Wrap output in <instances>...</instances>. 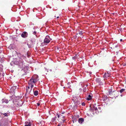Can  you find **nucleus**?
Listing matches in <instances>:
<instances>
[{"label":"nucleus","mask_w":126,"mask_h":126,"mask_svg":"<svg viewBox=\"0 0 126 126\" xmlns=\"http://www.w3.org/2000/svg\"><path fill=\"white\" fill-rule=\"evenodd\" d=\"M59 18V16H57V18Z\"/></svg>","instance_id":"obj_32"},{"label":"nucleus","mask_w":126,"mask_h":126,"mask_svg":"<svg viewBox=\"0 0 126 126\" xmlns=\"http://www.w3.org/2000/svg\"><path fill=\"white\" fill-rule=\"evenodd\" d=\"M78 57V56H75L72 57V59H73L74 60L75 59L77 58Z\"/></svg>","instance_id":"obj_21"},{"label":"nucleus","mask_w":126,"mask_h":126,"mask_svg":"<svg viewBox=\"0 0 126 126\" xmlns=\"http://www.w3.org/2000/svg\"><path fill=\"white\" fill-rule=\"evenodd\" d=\"M59 117H60V116H59V115H58V118H59Z\"/></svg>","instance_id":"obj_30"},{"label":"nucleus","mask_w":126,"mask_h":126,"mask_svg":"<svg viewBox=\"0 0 126 126\" xmlns=\"http://www.w3.org/2000/svg\"><path fill=\"white\" fill-rule=\"evenodd\" d=\"M64 112H62V113L63 114H64Z\"/></svg>","instance_id":"obj_34"},{"label":"nucleus","mask_w":126,"mask_h":126,"mask_svg":"<svg viewBox=\"0 0 126 126\" xmlns=\"http://www.w3.org/2000/svg\"><path fill=\"white\" fill-rule=\"evenodd\" d=\"M54 17H56V16H54Z\"/></svg>","instance_id":"obj_38"},{"label":"nucleus","mask_w":126,"mask_h":126,"mask_svg":"<svg viewBox=\"0 0 126 126\" xmlns=\"http://www.w3.org/2000/svg\"><path fill=\"white\" fill-rule=\"evenodd\" d=\"M27 33L26 32H25L22 33L21 36L25 38L27 37Z\"/></svg>","instance_id":"obj_8"},{"label":"nucleus","mask_w":126,"mask_h":126,"mask_svg":"<svg viewBox=\"0 0 126 126\" xmlns=\"http://www.w3.org/2000/svg\"><path fill=\"white\" fill-rule=\"evenodd\" d=\"M33 92H34V95L35 96L37 95L38 94V92L37 91H35L34 92L33 90Z\"/></svg>","instance_id":"obj_16"},{"label":"nucleus","mask_w":126,"mask_h":126,"mask_svg":"<svg viewBox=\"0 0 126 126\" xmlns=\"http://www.w3.org/2000/svg\"><path fill=\"white\" fill-rule=\"evenodd\" d=\"M96 81L98 82H100V79L98 78H97L96 79Z\"/></svg>","instance_id":"obj_19"},{"label":"nucleus","mask_w":126,"mask_h":126,"mask_svg":"<svg viewBox=\"0 0 126 126\" xmlns=\"http://www.w3.org/2000/svg\"><path fill=\"white\" fill-rule=\"evenodd\" d=\"M18 55L17 58L14 59V63L18 65H22L23 62V60L25 59V57L20 54H18Z\"/></svg>","instance_id":"obj_1"},{"label":"nucleus","mask_w":126,"mask_h":126,"mask_svg":"<svg viewBox=\"0 0 126 126\" xmlns=\"http://www.w3.org/2000/svg\"><path fill=\"white\" fill-rule=\"evenodd\" d=\"M23 103L21 100H19L17 104L18 106L20 107L21 106L23 105Z\"/></svg>","instance_id":"obj_9"},{"label":"nucleus","mask_w":126,"mask_h":126,"mask_svg":"<svg viewBox=\"0 0 126 126\" xmlns=\"http://www.w3.org/2000/svg\"><path fill=\"white\" fill-rule=\"evenodd\" d=\"M98 108H99V109H100V107H98Z\"/></svg>","instance_id":"obj_35"},{"label":"nucleus","mask_w":126,"mask_h":126,"mask_svg":"<svg viewBox=\"0 0 126 126\" xmlns=\"http://www.w3.org/2000/svg\"><path fill=\"white\" fill-rule=\"evenodd\" d=\"M51 39L49 38L48 35H47L44 40L43 43H42L41 44H44V45H47L50 42V40Z\"/></svg>","instance_id":"obj_3"},{"label":"nucleus","mask_w":126,"mask_h":126,"mask_svg":"<svg viewBox=\"0 0 126 126\" xmlns=\"http://www.w3.org/2000/svg\"><path fill=\"white\" fill-rule=\"evenodd\" d=\"M37 105L38 106H39L40 105V104L39 103H37Z\"/></svg>","instance_id":"obj_26"},{"label":"nucleus","mask_w":126,"mask_h":126,"mask_svg":"<svg viewBox=\"0 0 126 126\" xmlns=\"http://www.w3.org/2000/svg\"><path fill=\"white\" fill-rule=\"evenodd\" d=\"M15 46L13 44L10 45L9 47V48L12 49H14L15 48Z\"/></svg>","instance_id":"obj_11"},{"label":"nucleus","mask_w":126,"mask_h":126,"mask_svg":"<svg viewBox=\"0 0 126 126\" xmlns=\"http://www.w3.org/2000/svg\"><path fill=\"white\" fill-rule=\"evenodd\" d=\"M61 125V124H59L58 125V126H60Z\"/></svg>","instance_id":"obj_28"},{"label":"nucleus","mask_w":126,"mask_h":126,"mask_svg":"<svg viewBox=\"0 0 126 126\" xmlns=\"http://www.w3.org/2000/svg\"><path fill=\"white\" fill-rule=\"evenodd\" d=\"M78 34V33H76V34H77H77Z\"/></svg>","instance_id":"obj_39"},{"label":"nucleus","mask_w":126,"mask_h":126,"mask_svg":"<svg viewBox=\"0 0 126 126\" xmlns=\"http://www.w3.org/2000/svg\"><path fill=\"white\" fill-rule=\"evenodd\" d=\"M32 88H31V86H30L29 84V86L26 88V91L27 93L28 94H30L31 93V91L32 90Z\"/></svg>","instance_id":"obj_6"},{"label":"nucleus","mask_w":126,"mask_h":126,"mask_svg":"<svg viewBox=\"0 0 126 126\" xmlns=\"http://www.w3.org/2000/svg\"><path fill=\"white\" fill-rule=\"evenodd\" d=\"M82 105L83 106H84L85 105V103L84 102H83L82 103Z\"/></svg>","instance_id":"obj_23"},{"label":"nucleus","mask_w":126,"mask_h":126,"mask_svg":"<svg viewBox=\"0 0 126 126\" xmlns=\"http://www.w3.org/2000/svg\"><path fill=\"white\" fill-rule=\"evenodd\" d=\"M94 108L95 110H96L97 109L96 107H94Z\"/></svg>","instance_id":"obj_24"},{"label":"nucleus","mask_w":126,"mask_h":126,"mask_svg":"<svg viewBox=\"0 0 126 126\" xmlns=\"http://www.w3.org/2000/svg\"><path fill=\"white\" fill-rule=\"evenodd\" d=\"M56 117H55L54 118H52L51 120V121L52 122H54L56 120Z\"/></svg>","instance_id":"obj_18"},{"label":"nucleus","mask_w":126,"mask_h":126,"mask_svg":"<svg viewBox=\"0 0 126 126\" xmlns=\"http://www.w3.org/2000/svg\"><path fill=\"white\" fill-rule=\"evenodd\" d=\"M125 89H122L120 90V92L121 93L124 92V91H125Z\"/></svg>","instance_id":"obj_20"},{"label":"nucleus","mask_w":126,"mask_h":126,"mask_svg":"<svg viewBox=\"0 0 126 126\" xmlns=\"http://www.w3.org/2000/svg\"><path fill=\"white\" fill-rule=\"evenodd\" d=\"M65 120H63V122H64L65 121Z\"/></svg>","instance_id":"obj_36"},{"label":"nucleus","mask_w":126,"mask_h":126,"mask_svg":"<svg viewBox=\"0 0 126 126\" xmlns=\"http://www.w3.org/2000/svg\"><path fill=\"white\" fill-rule=\"evenodd\" d=\"M72 100H74V102H75V99H74H74H73H73H72Z\"/></svg>","instance_id":"obj_29"},{"label":"nucleus","mask_w":126,"mask_h":126,"mask_svg":"<svg viewBox=\"0 0 126 126\" xmlns=\"http://www.w3.org/2000/svg\"><path fill=\"white\" fill-rule=\"evenodd\" d=\"M118 47V46L117 45L116 46H115L116 47Z\"/></svg>","instance_id":"obj_33"},{"label":"nucleus","mask_w":126,"mask_h":126,"mask_svg":"<svg viewBox=\"0 0 126 126\" xmlns=\"http://www.w3.org/2000/svg\"><path fill=\"white\" fill-rule=\"evenodd\" d=\"M9 115V114L8 113H0V116L2 117L7 116Z\"/></svg>","instance_id":"obj_7"},{"label":"nucleus","mask_w":126,"mask_h":126,"mask_svg":"<svg viewBox=\"0 0 126 126\" xmlns=\"http://www.w3.org/2000/svg\"><path fill=\"white\" fill-rule=\"evenodd\" d=\"M2 103H3L4 102L5 103H7L9 102V101L7 99H3L2 100Z\"/></svg>","instance_id":"obj_12"},{"label":"nucleus","mask_w":126,"mask_h":126,"mask_svg":"<svg viewBox=\"0 0 126 126\" xmlns=\"http://www.w3.org/2000/svg\"><path fill=\"white\" fill-rule=\"evenodd\" d=\"M92 99L91 96L90 95H89L88 97L87 98V99L88 100H90Z\"/></svg>","instance_id":"obj_17"},{"label":"nucleus","mask_w":126,"mask_h":126,"mask_svg":"<svg viewBox=\"0 0 126 126\" xmlns=\"http://www.w3.org/2000/svg\"><path fill=\"white\" fill-rule=\"evenodd\" d=\"M8 123L6 120H2L0 121V126H7Z\"/></svg>","instance_id":"obj_4"},{"label":"nucleus","mask_w":126,"mask_h":126,"mask_svg":"<svg viewBox=\"0 0 126 126\" xmlns=\"http://www.w3.org/2000/svg\"><path fill=\"white\" fill-rule=\"evenodd\" d=\"M70 84V83L69 82H68L67 83V84L68 85H69Z\"/></svg>","instance_id":"obj_27"},{"label":"nucleus","mask_w":126,"mask_h":126,"mask_svg":"<svg viewBox=\"0 0 126 126\" xmlns=\"http://www.w3.org/2000/svg\"><path fill=\"white\" fill-rule=\"evenodd\" d=\"M122 41V39H121L120 40V41L121 42V41Z\"/></svg>","instance_id":"obj_31"},{"label":"nucleus","mask_w":126,"mask_h":126,"mask_svg":"<svg viewBox=\"0 0 126 126\" xmlns=\"http://www.w3.org/2000/svg\"><path fill=\"white\" fill-rule=\"evenodd\" d=\"M36 33V32H33V34H35Z\"/></svg>","instance_id":"obj_25"},{"label":"nucleus","mask_w":126,"mask_h":126,"mask_svg":"<svg viewBox=\"0 0 126 126\" xmlns=\"http://www.w3.org/2000/svg\"><path fill=\"white\" fill-rule=\"evenodd\" d=\"M16 89V86H14L12 87L10 89V91L14 92V91Z\"/></svg>","instance_id":"obj_14"},{"label":"nucleus","mask_w":126,"mask_h":126,"mask_svg":"<svg viewBox=\"0 0 126 126\" xmlns=\"http://www.w3.org/2000/svg\"><path fill=\"white\" fill-rule=\"evenodd\" d=\"M84 119L83 118H79L78 120L79 122L81 124H82L84 121Z\"/></svg>","instance_id":"obj_13"},{"label":"nucleus","mask_w":126,"mask_h":126,"mask_svg":"<svg viewBox=\"0 0 126 126\" xmlns=\"http://www.w3.org/2000/svg\"><path fill=\"white\" fill-rule=\"evenodd\" d=\"M118 93L117 92H116V91H113L112 92V89H110L109 90V94L110 95H113L114 96H115V94H116Z\"/></svg>","instance_id":"obj_5"},{"label":"nucleus","mask_w":126,"mask_h":126,"mask_svg":"<svg viewBox=\"0 0 126 126\" xmlns=\"http://www.w3.org/2000/svg\"><path fill=\"white\" fill-rule=\"evenodd\" d=\"M28 46L29 47H30L29 45H28Z\"/></svg>","instance_id":"obj_37"},{"label":"nucleus","mask_w":126,"mask_h":126,"mask_svg":"<svg viewBox=\"0 0 126 126\" xmlns=\"http://www.w3.org/2000/svg\"><path fill=\"white\" fill-rule=\"evenodd\" d=\"M110 76V74L107 73H105L104 74L103 77L104 78H107Z\"/></svg>","instance_id":"obj_10"},{"label":"nucleus","mask_w":126,"mask_h":126,"mask_svg":"<svg viewBox=\"0 0 126 126\" xmlns=\"http://www.w3.org/2000/svg\"><path fill=\"white\" fill-rule=\"evenodd\" d=\"M25 124V126H31V122H29L28 123V122H26Z\"/></svg>","instance_id":"obj_15"},{"label":"nucleus","mask_w":126,"mask_h":126,"mask_svg":"<svg viewBox=\"0 0 126 126\" xmlns=\"http://www.w3.org/2000/svg\"><path fill=\"white\" fill-rule=\"evenodd\" d=\"M79 34L80 35H81L82 34H83V32H82L81 31H80L79 32Z\"/></svg>","instance_id":"obj_22"},{"label":"nucleus","mask_w":126,"mask_h":126,"mask_svg":"<svg viewBox=\"0 0 126 126\" xmlns=\"http://www.w3.org/2000/svg\"><path fill=\"white\" fill-rule=\"evenodd\" d=\"M38 76L36 75H34L33 76L31 79L28 82V84L31 88H33L35 83L37 82L38 80Z\"/></svg>","instance_id":"obj_2"}]
</instances>
